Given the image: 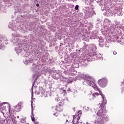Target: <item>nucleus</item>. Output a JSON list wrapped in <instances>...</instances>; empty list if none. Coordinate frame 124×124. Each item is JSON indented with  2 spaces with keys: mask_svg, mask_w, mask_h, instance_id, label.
Here are the masks:
<instances>
[{
  "mask_svg": "<svg viewBox=\"0 0 124 124\" xmlns=\"http://www.w3.org/2000/svg\"><path fill=\"white\" fill-rule=\"evenodd\" d=\"M34 86V84H32V87H31V89H32V90H33V86Z\"/></svg>",
  "mask_w": 124,
  "mask_h": 124,
  "instance_id": "2eb2a0df",
  "label": "nucleus"
},
{
  "mask_svg": "<svg viewBox=\"0 0 124 124\" xmlns=\"http://www.w3.org/2000/svg\"><path fill=\"white\" fill-rule=\"evenodd\" d=\"M113 55H117V51H113Z\"/></svg>",
  "mask_w": 124,
  "mask_h": 124,
  "instance_id": "ddd939ff",
  "label": "nucleus"
},
{
  "mask_svg": "<svg viewBox=\"0 0 124 124\" xmlns=\"http://www.w3.org/2000/svg\"><path fill=\"white\" fill-rule=\"evenodd\" d=\"M31 119L32 122H35V120H37L38 119V117L37 116L33 114V108L32 107V106H31Z\"/></svg>",
  "mask_w": 124,
  "mask_h": 124,
  "instance_id": "423d86ee",
  "label": "nucleus"
},
{
  "mask_svg": "<svg viewBox=\"0 0 124 124\" xmlns=\"http://www.w3.org/2000/svg\"><path fill=\"white\" fill-rule=\"evenodd\" d=\"M87 124H89V123H87Z\"/></svg>",
  "mask_w": 124,
  "mask_h": 124,
  "instance_id": "aec40b11",
  "label": "nucleus"
},
{
  "mask_svg": "<svg viewBox=\"0 0 124 124\" xmlns=\"http://www.w3.org/2000/svg\"><path fill=\"white\" fill-rule=\"evenodd\" d=\"M21 123H25V120H23V122L21 121Z\"/></svg>",
  "mask_w": 124,
  "mask_h": 124,
  "instance_id": "f3484780",
  "label": "nucleus"
},
{
  "mask_svg": "<svg viewBox=\"0 0 124 124\" xmlns=\"http://www.w3.org/2000/svg\"><path fill=\"white\" fill-rule=\"evenodd\" d=\"M82 115V111L79 110L78 112H77L75 115L73 116V120L69 117L68 119L66 120V124L68 123H71L73 124H82V122H79L81 116Z\"/></svg>",
  "mask_w": 124,
  "mask_h": 124,
  "instance_id": "f257e3e1",
  "label": "nucleus"
},
{
  "mask_svg": "<svg viewBox=\"0 0 124 124\" xmlns=\"http://www.w3.org/2000/svg\"><path fill=\"white\" fill-rule=\"evenodd\" d=\"M36 6H37V7H39V3H37Z\"/></svg>",
  "mask_w": 124,
  "mask_h": 124,
  "instance_id": "4468645a",
  "label": "nucleus"
},
{
  "mask_svg": "<svg viewBox=\"0 0 124 124\" xmlns=\"http://www.w3.org/2000/svg\"><path fill=\"white\" fill-rule=\"evenodd\" d=\"M55 117H59V113L56 112L55 113L53 114Z\"/></svg>",
  "mask_w": 124,
  "mask_h": 124,
  "instance_id": "1a4fd4ad",
  "label": "nucleus"
},
{
  "mask_svg": "<svg viewBox=\"0 0 124 124\" xmlns=\"http://www.w3.org/2000/svg\"><path fill=\"white\" fill-rule=\"evenodd\" d=\"M88 85L89 86H91V87H92V88H94V89H96L97 91H98V92H99V93H101V91H100V90H99V88H98V87L97 86H96V84H95V83H94V82L91 81V80H89L88 81Z\"/></svg>",
  "mask_w": 124,
  "mask_h": 124,
  "instance_id": "20e7f679",
  "label": "nucleus"
},
{
  "mask_svg": "<svg viewBox=\"0 0 124 124\" xmlns=\"http://www.w3.org/2000/svg\"><path fill=\"white\" fill-rule=\"evenodd\" d=\"M93 96H95V95H99V93H95L93 94Z\"/></svg>",
  "mask_w": 124,
  "mask_h": 124,
  "instance_id": "6e6552de",
  "label": "nucleus"
},
{
  "mask_svg": "<svg viewBox=\"0 0 124 124\" xmlns=\"http://www.w3.org/2000/svg\"><path fill=\"white\" fill-rule=\"evenodd\" d=\"M3 108L4 109H5V107H3Z\"/></svg>",
  "mask_w": 124,
  "mask_h": 124,
  "instance_id": "a211bd4d",
  "label": "nucleus"
},
{
  "mask_svg": "<svg viewBox=\"0 0 124 124\" xmlns=\"http://www.w3.org/2000/svg\"><path fill=\"white\" fill-rule=\"evenodd\" d=\"M63 104H64V102H63L60 103L59 104L56 106L55 110L58 112H62L63 111V108H62Z\"/></svg>",
  "mask_w": 124,
  "mask_h": 124,
  "instance_id": "39448f33",
  "label": "nucleus"
},
{
  "mask_svg": "<svg viewBox=\"0 0 124 124\" xmlns=\"http://www.w3.org/2000/svg\"><path fill=\"white\" fill-rule=\"evenodd\" d=\"M10 118L11 119H8L9 121H11V120H13V117H12V116H10Z\"/></svg>",
  "mask_w": 124,
  "mask_h": 124,
  "instance_id": "9b49d317",
  "label": "nucleus"
},
{
  "mask_svg": "<svg viewBox=\"0 0 124 124\" xmlns=\"http://www.w3.org/2000/svg\"><path fill=\"white\" fill-rule=\"evenodd\" d=\"M3 104H5V103H0V107L2 106V105H3Z\"/></svg>",
  "mask_w": 124,
  "mask_h": 124,
  "instance_id": "f8f14e48",
  "label": "nucleus"
},
{
  "mask_svg": "<svg viewBox=\"0 0 124 124\" xmlns=\"http://www.w3.org/2000/svg\"><path fill=\"white\" fill-rule=\"evenodd\" d=\"M78 9H79V5H77L75 7V10H78Z\"/></svg>",
  "mask_w": 124,
  "mask_h": 124,
  "instance_id": "9d476101",
  "label": "nucleus"
},
{
  "mask_svg": "<svg viewBox=\"0 0 124 124\" xmlns=\"http://www.w3.org/2000/svg\"><path fill=\"white\" fill-rule=\"evenodd\" d=\"M0 49H1V47L0 46Z\"/></svg>",
  "mask_w": 124,
  "mask_h": 124,
  "instance_id": "6ab92c4d",
  "label": "nucleus"
},
{
  "mask_svg": "<svg viewBox=\"0 0 124 124\" xmlns=\"http://www.w3.org/2000/svg\"><path fill=\"white\" fill-rule=\"evenodd\" d=\"M102 99H103V102L102 103V104H103V105H105V106H106L105 105H106V103H107V100H106V99L105 98V96H104V95H103V94L102 93V92H101V93H100Z\"/></svg>",
  "mask_w": 124,
  "mask_h": 124,
  "instance_id": "0eeeda50",
  "label": "nucleus"
},
{
  "mask_svg": "<svg viewBox=\"0 0 124 124\" xmlns=\"http://www.w3.org/2000/svg\"><path fill=\"white\" fill-rule=\"evenodd\" d=\"M108 83V80L107 78H101L98 80V84L101 88H105Z\"/></svg>",
  "mask_w": 124,
  "mask_h": 124,
  "instance_id": "7ed1b4c3",
  "label": "nucleus"
},
{
  "mask_svg": "<svg viewBox=\"0 0 124 124\" xmlns=\"http://www.w3.org/2000/svg\"><path fill=\"white\" fill-rule=\"evenodd\" d=\"M96 111L97 112V116H98V117H101L102 118L106 116V106L103 105V104H99V105H98L96 107Z\"/></svg>",
  "mask_w": 124,
  "mask_h": 124,
  "instance_id": "f03ea898",
  "label": "nucleus"
},
{
  "mask_svg": "<svg viewBox=\"0 0 124 124\" xmlns=\"http://www.w3.org/2000/svg\"><path fill=\"white\" fill-rule=\"evenodd\" d=\"M89 14H91V13H92V11H90L89 12Z\"/></svg>",
  "mask_w": 124,
  "mask_h": 124,
  "instance_id": "dca6fc26",
  "label": "nucleus"
}]
</instances>
